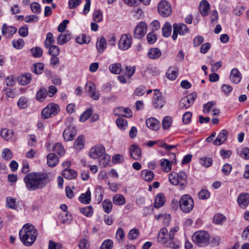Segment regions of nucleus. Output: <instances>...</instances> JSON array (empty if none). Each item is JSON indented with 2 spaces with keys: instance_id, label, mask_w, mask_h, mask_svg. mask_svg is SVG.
Segmentation results:
<instances>
[{
  "instance_id": "nucleus-1",
  "label": "nucleus",
  "mask_w": 249,
  "mask_h": 249,
  "mask_svg": "<svg viewBox=\"0 0 249 249\" xmlns=\"http://www.w3.org/2000/svg\"><path fill=\"white\" fill-rule=\"evenodd\" d=\"M49 175L44 172H33L27 175L24 181L29 191H35L45 187L50 181Z\"/></svg>"
},
{
  "instance_id": "nucleus-2",
  "label": "nucleus",
  "mask_w": 249,
  "mask_h": 249,
  "mask_svg": "<svg viewBox=\"0 0 249 249\" xmlns=\"http://www.w3.org/2000/svg\"><path fill=\"white\" fill-rule=\"evenodd\" d=\"M37 236V229L31 223H26L24 225L19 232L20 241L26 247H30L33 245Z\"/></svg>"
},
{
  "instance_id": "nucleus-3",
  "label": "nucleus",
  "mask_w": 249,
  "mask_h": 249,
  "mask_svg": "<svg viewBox=\"0 0 249 249\" xmlns=\"http://www.w3.org/2000/svg\"><path fill=\"white\" fill-rule=\"evenodd\" d=\"M210 234L204 231H196L192 236V240L195 244L200 247L208 245L210 242Z\"/></svg>"
},
{
  "instance_id": "nucleus-4",
  "label": "nucleus",
  "mask_w": 249,
  "mask_h": 249,
  "mask_svg": "<svg viewBox=\"0 0 249 249\" xmlns=\"http://www.w3.org/2000/svg\"><path fill=\"white\" fill-rule=\"evenodd\" d=\"M194 202L189 195H183L179 200L180 210L184 213H190L193 209Z\"/></svg>"
},
{
  "instance_id": "nucleus-5",
  "label": "nucleus",
  "mask_w": 249,
  "mask_h": 249,
  "mask_svg": "<svg viewBox=\"0 0 249 249\" xmlns=\"http://www.w3.org/2000/svg\"><path fill=\"white\" fill-rule=\"evenodd\" d=\"M59 110V106L54 103L49 104L41 111V116L43 119H48L57 114Z\"/></svg>"
},
{
  "instance_id": "nucleus-6",
  "label": "nucleus",
  "mask_w": 249,
  "mask_h": 249,
  "mask_svg": "<svg viewBox=\"0 0 249 249\" xmlns=\"http://www.w3.org/2000/svg\"><path fill=\"white\" fill-rule=\"evenodd\" d=\"M173 33L172 38L173 40L177 39L178 35L184 36L189 32L187 25L182 23H175L173 25Z\"/></svg>"
},
{
  "instance_id": "nucleus-7",
  "label": "nucleus",
  "mask_w": 249,
  "mask_h": 249,
  "mask_svg": "<svg viewBox=\"0 0 249 249\" xmlns=\"http://www.w3.org/2000/svg\"><path fill=\"white\" fill-rule=\"evenodd\" d=\"M132 37L130 34L122 35L118 42V46L120 50L126 51L129 49L132 45Z\"/></svg>"
},
{
  "instance_id": "nucleus-8",
  "label": "nucleus",
  "mask_w": 249,
  "mask_h": 249,
  "mask_svg": "<svg viewBox=\"0 0 249 249\" xmlns=\"http://www.w3.org/2000/svg\"><path fill=\"white\" fill-rule=\"evenodd\" d=\"M158 10L159 14L163 18L169 17L172 11L170 3L165 0L160 1L159 3Z\"/></svg>"
},
{
  "instance_id": "nucleus-9",
  "label": "nucleus",
  "mask_w": 249,
  "mask_h": 249,
  "mask_svg": "<svg viewBox=\"0 0 249 249\" xmlns=\"http://www.w3.org/2000/svg\"><path fill=\"white\" fill-rule=\"evenodd\" d=\"M197 97L196 92H193L181 99L179 102V107L181 109H187L194 102Z\"/></svg>"
},
{
  "instance_id": "nucleus-10",
  "label": "nucleus",
  "mask_w": 249,
  "mask_h": 249,
  "mask_svg": "<svg viewBox=\"0 0 249 249\" xmlns=\"http://www.w3.org/2000/svg\"><path fill=\"white\" fill-rule=\"evenodd\" d=\"M165 104V100L158 89L154 90V96L152 99V104L154 108H162Z\"/></svg>"
},
{
  "instance_id": "nucleus-11",
  "label": "nucleus",
  "mask_w": 249,
  "mask_h": 249,
  "mask_svg": "<svg viewBox=\"0 0 249 249\" xmlns=\"http://www.w3.org/2000/svg\"><path fill=\"white\" fill-rule=\"evenodd\" d=\"M146 32V23L144 21H141L138 24L134 30V37L137 39H141L145 36Z\"/></svg>"
},
{
  "instance_id": "nucleus-12",
  "label": "nucleus",
  "mask_w": 249,
  "mask_h": 249,
  "mask_svg": "<svg viewBox=\"0 0 249 249\" xmlns=\"http://www.w3.org/2000/svg\"><path fill=\"white\" fill-rule=\"evenodd\" d=\"M105 153V148L102 145H97L91 148L89 152V156L93 159H96L101 157Z\"/></svg>"
},
{
  "instance_id": "nucleus-13",
  "label": "nucleus",
  "mask_w": 249,
  "mask_h": 249,
  "mask_svg": "<svg viewBox=\"0 0 249 249\" xmlns=\"http://www.w3.org/2000/svg\"><path fill=\"white\" fill-rule=\"evenodd\" d=\"M77 130L74 126L70 125L67 126L63 132V138L65 141H71L73 140L76 136Z\"/></svg>"
},
{
  "instance_id": "nucleus-14",
  "label": "nucleus",
  "mask_w": 249,
  "mask_h": 249,
  "mask_svg": "<svg viewBox=\"0 0 249 249\" xmlns=\"http://www.w3.org/2000/svg\"><path fill=\"white\" fill-rule=\"evenodd\" d=\"M237 202L240 208L246 209L249 204V194L248 193H242L239 195Z\"/></svg>"
},
{
  "instance_id": "nucleus-15",
  "label": "nucleus",
  "mask_w": 249,
  "mask_h": 249,
  "mask_svg": "<svg viewBox=\"0 0 249 249\" xmlns=\"http://www.w3.org/2000/svg\"><path fill=\"white\" fill-rule=\"evenodd\" d=\"M1 33L6 38H10L16 33V28L4 23L1 27Z\"/></svg>"
},
{
  "instance_id": "nucleus-16",
  "label": "nucleus",
  "mask_w": 249,
  "mask_h": 249,
  "mask_svg": "<svg viewBox=\"0 0 249 249\" xmlns=\"http://www.w3.org/2000/svg\"><path fill=\"white\" fill-rule=\"evenodd\" d=\"M129 152L131 157L134 160H138L142 157V150L137 145H131L129 149Z\"/></svg>"
},
{
  "instance_id": "nucleus-17",
  "label": "nucleus",
  "mask_w": 249,
  "mask_h": 249,
  "mask_svg": "<svg viewBox=\"0 0 249 249\" xmlns=\"http://www.w3.org/2000/svg\"><path fill=\"white\" fill-rule=\"evenodd\" d=\"M230 79L231 81L235 84L240 83L242 79V74L237 68L232 69L230 73Z\"/></svg>"
},
{
  "instance_id": "nucleus-18",
  "label": "nucleus",
  "mask_w": 249,
  "mask_h": 249,
  "mask_svg": "<svg viewBox=\"0 0 249 249\" xmlns=\"http://www.w3.org/2000/svg\"><path fill=\"white\" fill-rule=\"evenodd\" d=\"M87 91L89 94L91 98L94 100H98L100 98V94L96 91L95 85L92 82L87 83Z\"/></svg>"
},
{
  "instance_id": "nucleus-19",
  "label": "nucleus",
  "mask_w": 249,
  "mask_h": 249,
  "mask_svg": "<svg viewBox=\"0 0 249 249\" xmlns=\"http://www.w3.org/2000/svg\"><path fill=\"white\" fill-rule=\"evenodd\" d=\"M177 177L179 189L181 190L185 189L188 183L186 174L183 171H180L177 174Z\"/></svg>"
},
{
  "instance_id": "nucleus-20",
  "label": "nucleus",
  "mask_w": 249,
  "mask_h": 249,
  "mask_svg": "<svg viewBox=\"0 0 249 249\" xmlns=\"http://www.w3.org/2000/svg\"><path fill=\"white\" fill-rule=\"evenodd\" d=\"M228 132L226 129L221 130L218 134L216 139L213 142V143L215 145H221L227 139Z\"/></svg>"
},
{
  "instance_id": "nucleus-21",
  "label": "nucleus",
  "mask_w": 249,
  "mask_h": 249,
  "mask_svg": "<svg viewBox=\"0 0 249 249\" xmlns=\"http://www.w3.org/2000/svg\"><path fill=\"white\" fill-rule=\"evenodd\" d=\"M31 79V74L28 72L22 74L17 78L19 84L22 86L28 85L30 83Z\"/></svg>"
},
{
  "instance_id": "nucleus-22",
  "label": "nucleus",
  "mask_w": 249,
  "mask_h": 249,
  "mask_svg": "<svg viewBox=\"0 0 249 249\" xmlns=\"http://www.w3.org/2000/svg\"><path fill=\"white\" fill-rule=\"evenodd\" d=\"M165 197L163 193L158 194L155 197L154 207L156 208L161 207L165 204Z\"/></svg>"
},
{
  "instance_id": "nucleus-23",
  "label": "nucleus",
  "mask_w": 249,
  "mask_h": 249,
  "mask_svg": "<svg viewBox=\"0 0 249 249\" xmlns=\"http://www.w3.org/2000/svg\"><path fill=\"white\" fill-rule=\"evenodd\" d=\"M168 238L169 236L167 229L166 228H162L160 230L158 234V241L165 244V243H167Z\"/></svg>"
},
{
  "instance_id": "nucleus-24",
  "label": "nucleus",
  "mask_w": 249,
  "mask_h": 249,
  "mask_svg": "<svg viewBox=\"0 0 249 249\" xmlns=\"http://www.w3.org/2000/svg\"><path fill=\"white\" fill-rule=\"evenodd\" d=\"M210 8V4L207 0H202L199 4V11L201 15L203 17L208 15Z\"/></svg>"
},
{
  "instance_id": "nucleus-25",
  "label": "nucleus",
  "mask_w": 249,
  "mask_h": 249,
  "mask_svg": "<svg viewBox=\"0 0 249 249\" xmlns=\"http://www.w3.org/2000/svg\"><path fill=\"white\" fill-rule=\"evenodd\" d=\"M161 55L160 50L158 48H153L149 50L147 56L151 59H157Z\"/></svg>"
},
{
  "instance_id": "nucleus-26",
  "label": "nucleus",
  "mask_w": 249,
  "mask_h": 249,
  "mask_svg": "<svg viewBox=\"0 0 249 249\" xmlns=\"http://www.w3.org/2000/svg\"><path fill=\"white\" fill-rule=\"evenodd\" d=\"M107 41L104 37L102 36L99 39H98L96 42V48L98 52L100 53H102L104 52L107 48Z\"/></svg>"
},
{
  "instance_id": "nucleus-27",
  "label": "nucleus",
  "mask_w": 249,
  "mask_h": 249,
  "mask_svg": "<svg viewBox=\"0 0 249 249\" xmlns=\"http://www.w3.org/2000/svg\"><path fill=\"white\" fill-rule=\"evenodd\" d=\"M47 164L50 167L55 166L59 162L58 157L54 153H50L48 155L47 157Z\"/></svg>"
},
{
  "instance_id": "nucleus-28",
  "label": "nucleus",
  "mask_w": 249,
  "mask_h": 249,
  "mask_svg": "<svg viewBox=\"0 0 249 249\" xmlns=\"http://www.w3.org/2000/svg\"><path fill=\"white\" fill-rule=\"evenodd\" d=\"M62 175L68 179H72L76 178L77 172L71 169H65L62 171Z\"/></svg>"
},
{
  "instance_id": "nucleus-29",
  "label": "nucleus",
  "mask_w": 249,
  "mask_h": 249,
  "mask_svg": "<svg viewBox=\"0 0 249 249\" xmlns=\"http://www.w3.org/2000/svg\"><path fill=\"white\" fill-rule=\"evenodd\" d=\"M142 178L146 181L150 182L154 178V174L153 171L149 170H143L141 172Z\"/></svg>"
},
{
  "instance_id": "nucleus-30",
  "label": "nucleus",
  "mask_w": 249,
  "mask_h": 249,
  "mask_svg": "<svg viewBox=\"0 0 249 249\" xmlns=\"http://www.w3.org/2000/svg\"><path fill=\"white\" fill-rule=\"evenodd\" d=\"M112 201L114 205L117 206L124 205L126 202L124 196L120 194H117L113 196Z\"/></svg>"
},
{
  "instance_id": "nucleus-31",
  "label": "nucleus",
  "mask_w": 249,
  "mask_h": 249,
  "mask_svg": "<svg viewBox=\"0 0 249 249\" xmlns=\"http://www.w3.org/2000/svg\"><path fill=\"white\" fill-rule=\"evenodd\" d=\"M90 196V191L89 189H88L85 193H83L80 195L79 197V200L83 204H89L91 201Z\"/></svg>"
},
{
  "instance_id": "nucleus-32",
  "label": "nucleus",
  "mask_w": 249,
  "mask_h": 249,
  "mask_svg": "<svg viewBox=\"0 0 249 249\" xmlns=\"http://www.w3.org/2000/svg\"><path fill=\"white\" fill-rule=\"evenodd\" d=\"M166 75L168 79L171 81L175 80L178 76V71L174 67H170L166 72Z\"/></svg>"
},
{
  "instance_id": "nucleus-33",
  "label": "nucleus",
  "mask_w": 249,
  "mask_h": 249,
  "mask_svg": "<svg viewBox=\"0 0 249 249\" xmlns=\"http://www.w3.org/2000/svg\"><path fill=\"white\" fill-rule=\"evenodd\" d=\"M71 38L70 34H60L57 38V43L58 45H62L68 42Z\"/></svg>"
},
{
  "instance_id": "nucleus-34",
  "label": "nucleus",
  "mask_w": 249,
  "mask_h": 249,
  "mask_svg": "<svg viewBox=\"0 0 249 249\" xmlns=\"http://www.w3.org/2000/svg\"><path fill=\"white\" fill-rule=\"evenodd\" d=\"M162 35L165 37L170 36L172 32V25L169 22H166L162 27Z\"/></svg>"
},
{
  "instance_id": "nucleus-35",
  "label": "nucleus",
  "mask_w": 249,
  "mask_h": 249,
  "mask_svg": "<svg viewBox=\"0 0 249 249\" xmlns=\"http://www.w3.org/2000/svg\"><path fill=\"white\" fill-rule=\"evenodd\" d=\"M146 124L150 129L157 130L159 128V122L154 118H150L146 120Z\"/></svg>"
},
{
  "instance_id": "nucleus-36",
  "label": "nucleus",
  "mask_w": 249,
  "mask_h": 249,
  "mask_svg": "<svg viewBox=\"0 0 249 249\" xmlns=\"http://www.w3.org/2000/svg\"><path fill=\"white\" fill-rule=\"evenodd\" d=\"M109 70L112 73L120 74L122 71V65L119 63L112 64L109 66Z\"/></svg>"
},
{
  "instance_id": "nucleus-37",
  "label": "nucleus",
  "mask_w": 249,
  "mask_h": 249,
  "mask_svg": "<svg viewBox=\"0 0 249 249\" xmlns=\"http://www.w3.org/2000/svg\"><path fill=\"white\" fill-rule=\"evenodd\" d=\"M115 238L119 244H122L124 241L125 233L122 228H119L117 229L116 232Z\"/></svg>"
},
{
  "instance_id": "nucleus-38",
  "label": "nucleus",
  "mask_w": 249,
  "mask_h": 249,
  "mask_svg": "<svg viewBox=\"0 0 249 249\" xmlns=\"http://www.w3.org/2000/svg\"><path fill=\"white\" fill-rule=\"evenodd\" d=\"M102 206L104 211L107 213H109L112 209V203L110 199H107L102 202Z\"/></svg>"
},
{
  "instance_id": "nucleus-39",
  "label": "nucleus",
  "mask_w": 249,
  "mask_h": 249,
  "mask_svg": "<svg viewBox=\"0 0 249 249\" xmlns=\"http://www.w3.org/2000/svg\"><path fill=\"white\" fill-rule=\"evenodd\" d=\"M226 220V217L225 215L217 213L214 215L213 221L216 225H222Z\"/></svg>"
},
{
  "instance_id": "nucleus-40",
  "label": "nucleus",
  "mask_w": 249,
  "mask_h": 249,
  "mask_svg": "<svg viewBox=\"0 0 249 249\" xmlns=\"http://www.w3.org/2000/svg\"><path fill=\"white\" fill-rule=\"evenodd\" d=\"M47 95L48 93L46 89L44 88L40 89L37 92L36 100L40 102H43L47 97Z\"/></svg>"
},
{
  "instance_id": "nucleus-41",
  "label": "nucleus",
  "mask_w": 249,
  "mask_h": 249,
  "mask_svg": "<svg viewBox=\"0 0 249 249\" xmlns=\"http://www.w3.org/2000/svg\"><path fill=\"white\" fill-rule=\"evenodd\" d=\"M84 137L83 135L79 136L75 140L74 143V147L77 150H80L83 148L84 143Z\"/></svg>"
},
{
  "instance_id": "nucleus-42",
  "label": "nucleus",
  "mask_w": 249,
  "mask_h": 249,
  "mask_svg": "<svg viewBox=\"0 0 249 249\" xmlns=\"http://www.w3.org/2000/svg\"><path fill=\"white\" fill-rule=\"evenodd\" d=\"M52 151L57 153L60 156H62L65 154V149L61 143L57 142L52 147Z\"/></svg>"
},
{
  "instance_id": "nucleus-43",
  "label": "nucleus",
  "mask_w": 249,
  "mask_h": 249,
  "mask_svg": "<svg viewBox=\"0 0 249 249\" xmlns=\"http://www.w3.org/2000/svg\"><path fill=\"white\" fill-rule=\"evenodd\" d=\"M54 42V39L53 34L51 32L47 33L46 35V38L44 42V47L46 48H48L50 46L53 45V43Z\"/></svg>"
},
{
  "instance_id": "nucleus-44",
  "label": "nucleus",
  "mask_w": 249,
  "mask_h": 249,
  "mask_svg": "<svg viewBox=\"0 0 249 249\" xmlns=\"http://www.w3.org/2000/svg\"><path fill=\"white\" fill-rule=\"evenodd\" d=\"M160 165L163 171L166 172H168L171 170L172 163L168 160L162 159L160 162Z\"/></svg>"
},
{
  "instance_id": "nucleus-45",
  "label": "nucleus",
  "mask_w": 249,
  "mask_h": 249,
  "mask_svg": "<svg viewBox=\"0 0 249 249\" xmlns=\"http://www.w3.org/2000/svg\"><path fill=\"white\" fill-rule=\"evenodd\" d=\"M110 160V156L105 153L99 160L100 165L103 167L107 166L109 164Z\"/></svg>"
},
{
  "instance_id": "nucleus-46",
  "label": "nucleus",
  "mask_w": 249,
  "mask_h": 249,
  "mask_svg": "<svg viewBox=\"0 0 249 249\" xmlns=\"http://www.w3.org/2000/svg\"><path fill=\"white\" fill-rule=\"evenodd\" d=\"M80 212L87 217H90L93 213V209L91 206H89L80 209Z\"/></svg>"
},
{
  "instance_id": "nucleus-47",
  "label": "nucleus",
  "mask_w": 249,
  "mask_h": 249,
  "mask_svg": "<svg viewBox=\"0 0 249 249\" xmlns=\"http://www.w3.org/2000/svg\"><path fill=\"white\" fill-rule=\"evenodd\" d=\"M47 49H49L48 53L52 56H58L60 52V48L56 45H52Z\"/></svg>"
},
{
  "instance_id": "nucleus-48",
  "label": "nucleus",
  "mask_w": 249,
  "mask_h": 249,
  "mask_svg": "<svg viewBox=\"0 0 249 249\" xmlns=\"http://www.w3.org/2000/svg\"><path fill=\"white\" fill-rule=\"evenodd\" d=\"M114 243L112 240L107 239L105 240L102 243L100 249H112Z\"/></svg>"
},
{
  "instance_id": "nucleus-49",
  "label": "nucleus",
  "mask_w": 249,
  "mask_h": 249,
  "mask_svg": "<svg viewBox=\"0 0 249 249\" xmlns=\"http://www.w3.org/2000/svg\"><path fill=\"white\" fill-rule=\"evenodd\" d=\"M76 41L80 44L89 43L90 42V38L85 34H82L76 38Z\"/></svg>"
},
{
  "instance_id": "nucleus-50",
  "label": "nucleus",
  "mask_w": 249,
  "mask_h": 249,
  "mask_svg": "<svg viewBox=\"0 0 249 249\" xmlns=\"http://www.w3.org/2000/svg\"><path fill=\"white\" fill-rule=\"evenodd\" d=\"M92 109L89 108L84 111L80 116L79 121L81 122H84L87 120L92 115Z\"/></svg>"
},
{
  "instance_id": "nucleus-51",
  "label": "nucleus",
  "mask_w": 249,
  "mask_h": 249,
  "mask_svg": "<svg viewBox=\"0 0 249 249\" xmlns=\"http://www.w3.org/2000/svg\"><path fill=\"white\" fill-rule=\"evenodd\" d=\"M44 69V64L42 63H37L34 64L32 71L36 74H40Z\"/></svg>"
},
{
  "instance_id": "nucleus-52",
  "label": "nucleus",
  "mask_w": 249,
  "mask_h": 249,
  "mask_svg": "<svg viewBox=\"0 0 249 249\" xmlns=\"http://www.w3.org/2000/svg\"><path fill=\"white\" fill-rule=\"evenodd\" d=\"M28 101L26 97L23 96L17 102L18 107L21 109H25L28 106Z\"/></svg>"
},
{
  "instance_id": "nucleus-53",
  "label": "nucleus",
  "mask_w": 249,
  "mask_h": 249,
  "mask_svg": "<svg viewBox=\"0 0 249 249\" xmlns=\"http://www.w3.org/2000/svg\"><path fill=\"white\" fill-rule=\"evenodd\" d=\"M116 123L117 126L122 130H124L125 129L127 122V121L122 118H118L116 120Z\"/></svg>"
},
{
  "instance_id": "nucleus-54",
  "label": "nucleus",
  "mask_w": 249,
  "mask_h": 249,
  "mask_svg": "<svg viewBox=\"0 0 249 249\" xmlns=\"http://www.w3.org/2000/svg\"><path fill=\"white\" fill-rule=\"evenodd\" d=\"M172 119L169 116H165L162 122V127L164 129H168L172 124Z\"/></svg>"
},
{
  "instance_id": "nucleus-55",
  "label": "nucleus",
  "mask_w": 249,
  "mask_h": 249,
  "mask_svg": "<svg viewBox=\"0 0 249 249\" xmlns=\"http://www.w3.org/2000/svg\"><path fill=\"white\" fill-rule=\"evenodd\" d=\"M200 164L205 167L211 166L213 163V160L211 158L204 157L200 160Z\"/></svg>"
},
{
  "instance_id": "nucleus-56",
  "label": "nucleus",
  "mask_w": 249,
  "mask_h": 249,
  "mask_svg": "<svg viewBox=\"0 0 249 249\" xmlns=\"http://www.w3.org/2000/svg\"><path fill=\"white\" fill-rule=\"evenodd\" d=\"M31 52L34 57L38 58L42 56L43 50L40 47H36L31 49Z\"/></svg>"
},
{
  "instance_id": "nucleus-57",
  "label": "nucleus",
  "mask_w": 249,
  "mask_h": 249,
  "mask_svg": "<svg viewBox=\"0 0 249 249\" xmlns=\"http://www.w3.org/2000/svg\"><path fill=\"white\" fill-rule=\"evenodd\" d=\"M165 244L167 247L173 249H178L179 248L178 242L176 241L174 238L172 239L168 238L167 243H165Z\"/></svg>"
},
{
  "instance_id": "nucleus-58",
  "label": "nucleus",
  "mask_w": 249,
  "mask_h": 249,
  "mask_svg": "<svg viewBox=\"0 0 249 249\" xmlns=\"http://www.w3.org/2000/svg\"><path fill=\"white\" fill-rule=\"evenodd\" d=\"M139 231L137 229L131 230L127 235V237L129 240H133L136 239L139 235Z\"/></svg>"
},
{
  "instance_id": "nucleus-59",
  "label": "nucleus",
  "mask_w": 249,
  "mask_h": 249,
  "mask_svg": "<svg viewBox=\"0 0 249 249\" xmlns=\"http://www.w3.org/2000/svg\"><path fill=\"white\" fill-rule=\"evenodd\" d=\"M123 71L125 75L130 78L135 73V67L134 66L131 67L125 66V68L123 70Z\"/></svg>"
},
{
  "instance_id": "nucleus-60",
  "label": "nucleus",
  "mask_w": 249,
  "mask_h": 249,
  "mask_svg": "<svg viewBox=\"0 0 249 249\" xmlns=\"http://www.w3.org/2000/svg\"><path fill=\"white\" fill-rule=\"evenodd\" d=\"M30 7L32 12L34 14H38L41 11L40 5L37 2H32L30 5Z\"/></svg>"
},
{
  "instance_id": "nucleus-61",
  "label": "nucleus",
  "mask_w": 249,
  "mask_h": 249,
  "mask_svg": "<svg viewBox=\"0 0 249 249\" xmlns=\"http://www.w3.org/2000/svg\"><path fill=\"white\" fill-rule=\"evenodd\" d=\"M146 38L148 44H153L157 40V36L154 32H151L147 34Z\"/></svg>"
},
{
  "instance_id": "nucleus-62",
  "label": "nucleus",
  "mask_w": 249,
  "mask_h": 249,
  "mask_svg": "<svg viewBox=\"0 0 249 249\" xmlns=\"http://www.w3.org/2000/svg\"><path fill=\"white\" fill-rule=\"evenodd\" d=\"M0 135L3 139L7 141L12 138L13 133L7 129L4 128L1 130Z\"/></svg>"
},
{
  "instance_id": "nucleus-63",
  "label": "nucleus",
  "mask_w": 249,
  "mask_h": 249,
  "mask_svg": "<svg viewBox=\"0 0 249 249\" xmlns=\"http://www.w3.org/2000/svg\"><path fill=\"white\" fill-rule=\"evenodd\" d=\"M18 34L22 37H26L28 36V26L26 24H24L23 26L21 27L18 31Z\"/></svg>"
},
{
  "instance_id": "nucleus-64",
  "label": "nucleus",
  "mask_w": 249,
  "mask_h": 249,
  "mask_svg": "<svg viewBox=\"0 0 249 249\" xmlns=\"http://www.w3.org/2000/svg\"><path fill=\"white\" fill-rule=\"evenodd\" d=\"M80 249H89V243L86 238L81 239L78 244Z\"/></svg>"
}]
</instances>
